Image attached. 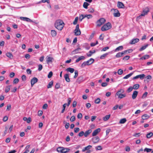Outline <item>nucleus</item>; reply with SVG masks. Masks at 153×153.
<instances>
[{
	"label": "nucleus",
	"mask_w": 153,
	"mask_h": 153,
	"mask_svg": "<svg viewBox=\"0 0 153 153\" xmlns=\"http://www.w3.org/2000/svg\"><path fill=\"white\" fill-rule=\"evenodd\" d=\"M65 24L63 21L60 19L57 20L55 23V27L58 30H61L63 28Z\"/></svg>",
	"instance_id": "nucleus-1"
},
{
	"label": "nucleus",
	"mask_w": 153,
	"mask_h": 153,
	"mask_svg": "<svg viewBox=\"0 0 153 153\" xmlns=\"http://www.w3.org/2000/svg\"><path fill=\"white\" fill-rule=\"evenodd\" d=\"M124 90L122 89H119L116 93L115 96H117L118 98L121 99L123 98L126 96V93H124Z\"/></svg>",
	"instance_id": "nucleus-2"
},
{
	"label": "nucleus",
	"mask_w": 153,
	"mask_h": 153,
	"mask_svg": "<svg viewBox=\"0 0 153 153\" xmlns=\"http://www.w3.org/2000/svg\"><path fill=\"white\" fill-rule=\"evenodd\" d=\"M111 27V24L110 22H108L102 27L101 30L102 31H105L110 29Z\"/></svg>",
	"instance_id": "nucleus-3"
},
{
	"label": "nucleus",
	"mask_w": 153,
	"mask_h": 153,
	"mask_svg": "<svg viewBox=\"0 0 153 153\" xmlns=\"http://www.w3.org/2000/svg\"><path fill=\"white\" fill-rule=\"evenodd\" d=\"M149 11V8L148 7H146L143 10L141 14L140 15L138 18L140 19L141 16H144L145 15H147Z\"/></svg>",
	"instance_id": "nucleus-4"
},
{
	"label": "nucleus",
	"mask_w": 153,
	"mask_h": 153,
	"mask_svg": "<svg viewBox=\"0 0 153 153\" xmlns=\"http://www.w3.org/2000/svg\"><path fill=\"white\" fill-rule=\"evenodd\" d=\"M105 22V19L104 18H101L98 20L97 22V25L98 27L100 26Z\"/></svg>",
	"instance_id": "nucleus-5"
},
{
	"label": "nucleus",
	"mask_w": 153,
	"mask_h": 153,
	"mask_svg": "<svg viewBox=\"0 0 153 153\" xmlns=\"http://www.w3.org/2000/svg\"><path fill=\"white\" fill-rule=\"evenodd\" d=\"M75 35L76 36L80 35L81 31L79 28V25H77L76 26V29L74 30Z\"/></svg>",
	"instance_id": "nucleus-6"
},
{
	"label": "nucleus",
	"mask_w": 153,
	"mask_h": 153,
	"mask_svg": "<svg viewBox=\"0 0 153 153\" xmlns=\"http://www.w3.org/2000/svg\"><path fill=\"white\" fill-rule=\"evenodd\" d=\"M46 62L48 64L51 63L54 60L53 58L48 56H46Z\"/></svg>",
	"instance_id": "nucleus-7"
},
{
	"label": "nucleus",
	"mask_w": 153,
	"mask_h": 153,
	"mask_svg": "<svg viewBox=\"0 0 153 153\" xmlns=\"http://www.w3.org/2000/svg\"><path fill=\"white\" fill-rule=\"evenodd\" d=\"M38 79L37 78L34 77L30 81L31 87H33V85L38 82Z\"/></svg>",
	"instance_id": "nucleus-8"
},
{
	"label": "nucleus",
	"mask_w": 153,
	"mask_h": 153,
	"mask_svg": "<svg viewBox=\"0 0 153 153\" xmlns=\"http://www.w3.org/2000/svg\"><path fill=\"white\" fill-rule=\"evenodd\" d=\"M127 51H125L122 52H119L117 53L116 55V57L117 58H119L122 56L124 54L127 53Z\"/></svg>",
	"instance_id": "nucleus-9"
},
{
	"label": "nucleus",
	"mask_w": 153,
	"mask_h": 153,
	"mask_svg": "<svg viewBox=\"0 0 153 153\" xmlns=\"http://www.w3.org/2000/svg\"><path fill=\"white\" fill-rule=\"evenodd\" d=\"M100 131L101 129L99 128L95 130L92 133V136L93 137L96 136L100 132Z\"/></svg>",
	"instance_id": "nucleus-10"
},
{
	"label": "nucleus",
	"mask_w": 153,
	"mask_h": 153,
	"mask_svg": "<svg viewBox=\"0 0 153 153\" xmlns=\"http://www.w3.org/2000/svg\"><path fill=\"white\" fill-rule=\"evenodd\" d=\"M92 140L94 143H97L100 140V138L98 136H96L93 137Z\"/></svg>",
	"instance_id": "nucleus-11"
},
{
	"label": "nucleus",
	"mask_w": 153,
	"mask_h": 153,
	"mask_svg": "<svg viewBox=\"0 0 153 153\" xmlns=\"http://www.w3.org/2000/svg\"><path fill=\"white\" fill-rule=\"evenodd\" d=\"M20 19L22 20L26 21L27 22H33V21L32 20H31L30 19L27 18V17H20Z\"/></svg>",
	"instance_id": "nucleus-12"
},
{
	"label": "nucleus",
	"mask_w": 153,
	"mask_h": 153,
	"mask_svg": "<svg viewBox=\"0 0 153 153\" xmlns=\"http://www.w3.org/2000/svg\"><path fill=\"white\" fill-rule=\"evenodd\" d=\"M139 41V39L138 38L134 39H132L129 43L133 45L138 42Z\"/></svg>",
	"instance_id": "nucleus-13"
},
{
	"label": "nucleus",
	"mask_w": 153,
	"mask_h": 153,
	"mask_svg": "<svg viewBox=\"0 0 153 153\" xmlns=\"http://www.w3.org/2000/svg\"><path fill=\"white\" fill-rule=\"evenodd\" d=\"M117 6L119 8H124L125 6L124 4L122 2L118 1L117 4Z\"/></svg>",
	"instance_id": "nucleus-14"
},
{
	"label": "nucleus",
	"mask_w": 153,
	"mask_h": 153,
	"mask_svg": "<svg viewBox=\"0 0 153 153\" xmlns=\"http://www.w3.org/2000/svg\"><path fill=\"white\" fill-rule=\"evenodd\" d=\"M64 150H65V148L61 147L57 148L56 149V151L57 152L61 153H63Z\"/></svg>",
	"instance_id": "nucleus-15"
},
{
	"label": "nucleus",
	"mask_w": 153,
	"mask_h": 153,
	"mask_svg": "<svg viewBox=\"0 0 153 153\" xmlns=\"http://www.w3.org/2000/svg\"><path fill=\"white\" fill-rule=\"evenodd\" d=\"M138 92L136 91H134L132 94V97L133 99H135L137 97Z\"/></svg>",
	"instance_id": "nucleus-16"
},
{
	"label": "nucleus",
	"mask_w": 153,
	"mask_h": 153,
	"mask_svg": "<svg viewBox=\"0 0 153 153\" xmlns=\"http://www.w3.org/2000/svg\"><path fill=\"white\" fill-rule=\"evenodd\" d=\"M92 132V130L91 129L88 130L84 133V136L87 137Z\"/></svg>",
	"instance_id": "nucleus-17"
},
{
	"label": "nucleus",
	"mask_w": 153,
	"mask_h": 153,
	"mask_svg": "<svg viewBox=\"0 0 153 153\" xmlns=\"http://www.w3.org/2000/svg\"><path fill=\"white\" fill-rule=\"evenodd\" d=\"M92 146L91 145H88L87 146L85 147L82 150V152H85V151H88L90 150Z\"/></svg>",
	"instance_id": "nucleus-18"
},
{
	"label": "nucleus",
	"mask_w": 153,
	"mask_h": 153,
	"mask_svg": "<svg viewBox=\"0 0 153 153\" xmlns=\"http://www.w3.org/2000/svg\"><path fill=\"white\" fill-rule=\"evenodd\" d=\"M85 59V57L83 56H81L79 57L78 59H77L76 60V62H78L80 60H84Z\"/></svg>",
	"instance_id": "nucleus-19"
},
{
	"label": "nucleus",
	"mask_w": 153,
	"mask_h": 153,
	"mask_svg": "<svg viewBox=\"0 0 153 153\" xmlns=\"http://www.w3.org/2000/svg\"><path fill=\"white\" fill-rule=\"evenodd\" d=\"M115 13H114V16L115 17H119L120 14L118 10L116 9L115 10Z\"/></svg>",
	"instance_id": "nucleus-20"
},
{
	"label": "nucleus",
	"mask_w": 153,
	"mask_h": 153,
	"mask_svg": "<svg viewBox=\"0 0 153 153\" xmlns=\"http://www.w3.org/2000/svg\"><path fill=\"white\" fill-rule=\"evenodd\" d=\"M149 56L148 55H144L143 56H142V57L140 58V60H145L146 59H149Z\"/></svg>",
	"instance_id": "nucleus-21"
},
{
	"label": "nucleus",
	"mask_w": 153,
	"mask_h": 153,
	"mask_svg": "<svg viewBox=\"0 0 153 153\" xmlns=\"http://www.w3.org/2000/svg\"><path fill=\"white\" fill-rule=\"evenodd\" d=\"M94 61V60L92 58L90 59L89 60L87 61V63L88 64V65H90L92 64Z\"/></svg>",
	"instance_id": "nucleus-22"
},
{
	"label": "nucleus",
	"mask_w": 153,
	"mask_h": 153,
	"mask_svg": "<svg viewBox=\"0 0 153 153\" xmlns=\"http://www.w3.org/2000/svg\"><path fill=\"white\" fill-rule=\"evenodd\" d=\"M64 78L65 80L68 82H69L70 81V79L69 78V76L68 74H65L64 75Z\"/></svg>",
	"instance_id": "nucleus-23"
},
{
	"label": "nucleus",
	"mask_w": 153,
	"mask_h": 153,
	"mask_svg": "<svg viewBox=\"0 0 153 153\" xmlns=\"http://www.w3.org/2000/svg\"><path fill=\"white\" fill-rule=\"evenodd\" d=\"M80 50V48H78L74 51H73L72 52V54H75L77 53H80V52L79 51V50Z\"/></svg>",
	"instance_id": "nucleus-24"
},
{
	"label": "nucleus",
	"mask_w": 153,
	"mask_h": 153,
	"mask_svg": "<svg viewBox=\"0 0 153 153\" xmlns=\"http://www.w3.org/2000/svg\"><path fill=\"white\" fill-rule=\"evenodd\" d=\"M150 116L147 114H145L143 115L142 116V118L143 120H147L149 118Z\"/></svg>",
	"instance_id": "nucleus-25"
},
{
	"label": "nucleus",
	"mask_w": 153,
	"mask_h": 153,
	"mask_svg": "<svg viewBox=\"0 0 153 153\" xmlns=\"http://www.w3.org/2000/svg\"><path fill=\"white\" fill-rule=\"evenodd\" d=\"M95 52V51L94 50L92 51H90L89 53H87L86 55L88 57L91 56L93 53H94Z\"/></svg>",
	"instance_id": "nucleus-26"
},
{
	"label": "nucleus",
	"mask_w": 153,
	"mask_h": 153,
	"mask_svg": "<svg viewBox=\"0 0 153 153\" xmlns=\"http://www.w3.org/2000/svg\"><path fill=\"white\" fill-rule=\"evenodd\" d=\"M6 56L11 59H12L13 58V56L12 54L10 52H7L6 53Z\"/></svg>",
	"instance_id": "nucleus-27"
},
{
	"label": "nucleus",
	"mask_w": 153,
	"mask_h": 153,
	"mask_svg": "<svg viewBox=\"0 0 153 153\" xmlns=\"http://www.w3.org/2000/svg\"><path fill=\"white\" fill-rule=\"evenodd\" d=\"M133 72H132L126 75V76H124V77H123V79H128V78H129V77H130V76H132V75L133 74Z\"/></svg>",
	"instance_id": "nucleus-28"
},
{
	"label": "nucleus",
	"mask_w": 153,
	"mask_h": 153,
	"mask_svg": "<svg viewBox=\"0 0 153 153\" xmlns=\"http://www.w3.org/2000/svg\"><path fill=\"white\" fill-rule=\"evenodd\" d=\"M66 71L70 72L71 73H73L74 71V68H68L66 69Z\"/></svg>",
	"instance_id": "nucleus-29"
},
{
	"label": "nucleus",
	"mask_w": 153,
	"mask_h": 153,
	"mask_svg": "<svg viewBox=\"0 0 153 153\" xmlns=\"http://www.w3.org/2000/svg\"><path fill=\"white\" fill-rule=\"evenodd\" d=\"M83 79V77L82 76H80L78 78L77 80V82L79 83H80L82 81Z\"/></svg>",
	"instance_id": "nucleus-30"
},
{
	"label": "nucleus",
	"mask_w": 153,
	"mask_h": 153,
	"mask_svg": "<svg viewBox=\"0 0 153 153\" xmlns=\"http://www.w3.org/2000/svg\"><path fill=\"white\" fill-rule=\"evenodd\" d=\"M51 33L53 37H55L56 35V32L55 30H51Z\"/></svg>",
	"instance_id": "nucleus-31"
},
{
	"label": "nucleus",
	"mask_w": 153,
	"mask_h": 153,
	"mask_svg": "<svg viewBox=\"0 0 153 153\" xmlns=\"http://www.w3.org/2000/svg\"><path fill=\"white\" fill-rule=\"evenodd\" d=\"M30 147V145H28L26 146L25 147V152H24V153H27L29 152V149Z\"/></svg>",
	"instance_id": "nucleus-32"
},
{
	"label": "nucleus",
	"mask_w": 153,
	"mask_h": 153,
	"mask_svg": "<svg viewBox=\"0 0 153 153\" xmlns=\"http://www.w3.org/2000/svg\"><path fill=\"white\" fill-rule=\"evenodd\" d=\"M11 85H9L7 86L5 89V92L6 93H7L10 90V88Z\"/></svg>",
	"instance_id": "nucleus-33"
},
{
	"label": "nucleus",
	"mask_w": 153,
	"mask_h": 153,
	"mask_svg": "<svg viewBox=\"0 0 153 153\" xmlns=\"http://www.w3.org/2000/svg\"><path fill=\"white\" fill-rule=\"evenodd\" d=\"M123 47L122 46H120L117 47L115 49V51H117L120 50H123Z\"/></svg>",
	"instance_id": "nucleus-34"
},
{
	"label": "nucleus",
	"mask_w": 153,
	"mask_h": 153,
	"mask_svg": "<svg viewBox=\"0 0 153 153\" xmlns=\"http://www.w3.org/2000/svg\"><path fill=\"white\" fill-rule=\"evenodd\" d=\"M148 45V44H146L143 46L140 49L139 51H141L145 50L147 47Z\"/></svg>",
	"instance_id": "nucleus-35"
},
{
	"label": "nucleus",
	"mask_w": 153,
	"mask_h": 153,
	"mask_svg": "<svg viewBox=\"0 0 153 153\" xmlns=\"http://www.w3.org/2000/svg\"><path fill=\"white\" fill-rule=\"evenodd\" d=\"M108 55V53H105V54H103V55H102L100 57V58L101 59H104L106 56L107 55Z\"/></svg>",
	"instance_id": "nucleus-36"
},
{
	"label": "nucleus",
	"mask_w": 153,
	"mask_h": 153,
	"mask_svg": "<svg viewBox=\"0 0 153 153\" xmlns=\"http://www.w3.org/2000/svg\"><path fill=\"white\" fill-rule=\"evenodd\" d=\"M126 121V118H123L120 120L119 123L120 124H123Z\"/></svg>",
	"instance_id": "nucleus-37"
},
{
	"label": "nucleus",
	"mask_w": 153,
	"mask_h": 153,
	"mask_svg": "<svg viewBox=\"0 0 153 153\" xmlns=\"http://www.w3.org/2000/svg\"><path fill=\"white\" fill-rule=\"evenodd\" d=\"M110 117V115H107L103 118V119L104 121H106L108 120Z\"/></svg>",
	"instance_id": "nucleus-38"
},
{
	"label": "nucleus",
	"mask_w": 153,
	"mask_h": 153,
	"mask_svg": "<svg viewBox=\"0 0 153 153\" xmlns=\"http://www.w3.org/2000/svg\"><path fill=\"white\" fill-rule=\"evenodd\" d=\"M140 87V85L138 84H136L134 85L133 86V88L134 89L136 90L138 89Z\"/></svg>",
	"instance_id": "nucleus-39"
},
{
	"label": "nucleus",
	"mask_w": 153,
	"mask_h": 153,
	"mask_svg": "<svg viewBox=\"0 0 153 153\" xmlns=\"http://www.w3.org/2000/svg\"><path fill=\"white\" fill-rule=\"evenodd\" d=\"M53 81H51L47 85V88H51L52 86L53 85Z\"/></svg>",
	"instance_id": "nucleus-40"
},
{
	"label": "nucleus",
	"mask_w": 153,
	"mask_h": 153,
	"mask_svg": "<svg viewBox=\"0 0 153 153\" xmlns=\"http://www.w3.org/2000/svg\"><path fill=\"white\" fill-rule=\"evenodd\" d=\"M153 135V133L152 132H150L147 134L146 135L147 138H150Z\"/></svg>",
	"instance_id": "nucleus-41"
},
{
	"label": "nucleus",
	"mask_w": 153,
	"mask_h": 153,
	"mask_svg": "<svg viewBox=\"0 0 153 153\" xmlns=\"http://www.w3.org/2000/svg\"><path fill=\"white\" fill-rule=\"evenodd\" d=\"M89 5V4L86 2H84L83 4V7L87 9L88 8V6Z\"/></svg>",
	"instance_id": "nucleus-42"
},
{
	"label": "nucleus",
	"mask_w": 153,
	"mask_h": 153,
	"mask_svg": "<svg viewBox=\"0 0 153 153\" xmlns=\"http://www.w3.org/2000/svg\"><path fill=\"white\" fill-rule=\"evenodd\" d=\"M85 18V15L81 14L79 16V19L81 21L82 20Z\"/></svg>",
	"instance_id": "nucleus-43"
},
{
	"label": "nucleus",
	"mask_w": 153,
	"mask_h": 153,
	"mask_svg": "<svg viewBox=\"0 0 153 153\" xmlns=\"http://www.w3.org/2000/svg\"><path fill=\"white\" fill-rule=\"evenodd\" d=\"M139 78L141 79H143L145 77V75L144 74H142L138 75Z\"/></svg>",
	"instance_id": "nucleus-44"
},
{
	"label": "nucleus",
	"mask_w": 153,
	"mask_h": 153,
	"mask_svg": "<svg viewBox=\"0 0 153 153\" xmlns=\"http://www.w3.org/2000/svg\"><path fill=\"white\" fill-rule=\"evenodd\" d=\"M152 151V149H149L147 148H146L144 149V152H151Z\"/></svg>",
	"instance_id": "nucleus-45"
},
{
	"label": "nucleus",
	"mask_w": 153,
	"mask_h": 153,
	"mask_svg": "<svg viewBox=\"0 0 153 153\" xmlns=\"http://www.w3.org/2000/svg\"><path fill=\"white\" fill-rule=\"evenodd\" d=\"M123 73V70L121 69H119L117 71L118 74L120 75L122 74Z\"/></svg>",
	"instance_id": "nucleus-46"
},
{
	"label": "nucleus",
	"mask_w": 153,
	"mask_h": 153,
	"mask_svg": "<svg viewBox=\"0 0 153 153\" xmlns=\"http://www.w3.org/2000/svg\"><path fill=\"white\" fill-rule=\"evenodd\" d=\"M19 81V79L17 78H15L13 81V83L16 84Z\"/></svg>",
	"instance_id": "nucleus-47"
},
{
	"label": "nucleus",
	"mask_w": 153,
	"mask_h": 153,
	"mask_svg": "<svg viewBox=\"0 0 153 153\" xmlns=\"http://www.w3.org/2000/svg\"><path fill=\"white\" fill-rule=\"evenodd\" d=\"M87 65H88V64L87 63V62H84L82 64L81 67L82 68H84Z\"/></svg>",
	"instance_id": "nucleus-48"
},
{
	"label": "nucleus",
	"mask_w": 153,
	"mask_h": 153,
	"mask_svg": "<svg viewBox=\"0 0 153 153\" xmlns=\"http://www.w3.org/2000/svg\"><path fill=\"white\" fill-rule=\"evenodd\" d=\"M87 18L88 19H91L92 17V16L91 14L85 15V18Z\"/></svg>",
	"instance_id": "nucleus-49"
},
{
	"label": "nucleus",
	"mask_w": 153,
	"mask_h": 153,
	"mask_svg": "<svg viewBox=\"0 0 153 153\" xmlns=\"http://www.w3.org/2000/svg\"><path fill=\"white\" fill-rule=\"evenodd\" d=\"M100 101V99L99 98H97V99H96L94 102L96 104H99Z\"/></svg>",
	"instance_id": "nucleus-50"
},
{
	"label": "nucleus",
	"mask_w": 153,
	"mask_h": 153,
	"mask_svg": "<svg viewBox=\"0 0 153 153\" xmlns=\"http://www.w3.org/2000/svg\"><path fill=\"white\" fill-rule=\"evenodd\" d=\"M78 17H77L75 18V20L73 22V24L74 25H76L77 22L78 20Z\"/></svg>",
	"instance_id": "nucleus-51"
},
{
	"label": "nucleus",
	"mask_w": 153,
	"mask_h": 153,
	"mask_svg": "<svg viewBox=\"0 0 153 153\" xmlns=\"http://www.w3.org/2000/svg\"><path fill=\"white\" fill-rule=\"evenodd\" d=\"M133 89V87H132L131 86H130L128 89L127 90V91L128 93H129Z\"/></svg>",
	"instance_id": "nucleus-52"
},
{
	"label": "nucleus",
	"mask_w": 153,
	"mask_h": 153,
	"mask_svg": "<svg viewBox=\"0 0 153 153\" xmlns=\"http://www.w3.org/2000/svg\"><path fill=\"white\" fill-rule=\"evenodd\" d=\"M83 135H84V133L83 131L80 132L78 134V135L79 137H82Z\"/></svg>",
	"instance_id": "nucleus-53"
},
{
	"label": "nucleus",
	"mask_w": 153,
	"mask_h": 153,
	"mask_svg": "<svg viewBox=\"0 0 153 153\" xmlns=\"http://www.w3.org/2000/svg\"><path fill=\"white\" fill-rule=\"evenodd\" d=\"M71 102V98H69L68 99V104H67V105L69 106L70 105Z\"/></svg>",
	"instance_id": "nucleus-54"
},
{
	"label": "nucleus",
	"mask_w": 153,
	"mask_h": 153,
	"mask_svg": "<svg viewBox=\"0 0 153 153\" xmlns=\"http://www.w3.org/2000/svg\"><path fill=\"white\" fill-rule=\"evenodd\" d=\"M65 150L63 151L64 153H67L70 150V149L69 148H65Z\"/></svg>",
	"instance_id": "nucleus-55"
},
{
	"label": "nucleus",
	"mask_w": 153,
	"mask_h": 153,
	"mask_svg": "<svg viewBox=\"0 0 153 153\" xmlns=\"http://www.w3.org/2000/svg\"><path fill=\"white\" fill-rule=\"evenodd\" d=\"M53 75V73L52 71H50L48 74V77L49 78H51Z\"/></svg>",
	"instance_id": "nucleus-56"
},
{
	"label": "nucleus",
	"mask_w": 153,
	"mask_h": 153,
	"mask_svg": "<svg viewBox=\"0 0 153 153\" xmlns=\"http://www.w3.org/2000/svg\"><path fill=\"white\" fill-rule=\"evenodd\" d=\"M42 66L41 64H39L38 65V70L39 71H41L42 69Z\"/></svg>",
	"instance_id": "nucleus-57"
},
{
	"label": "nucleus",
	"mask_w": 153,
	"mask_h": 153,
	"mask_svg": "<svg viewBox=\"0 0 153 153\" xmlns=\"http://www.w3.org/2000/svg\"><path fill=\"white\" fill-rule=\"evenodd\" d=\"M74 73H75V75L74 76V78H76V77L78 75V71H76V70L75 71Z\"/></svg>",
	"instance_id": "nucleus-58"
},
{
	"label": "nucleus",
	"mask_w": 153,
	"mask_h": 153,
	"mask_svg": "<svg viewBox=\"0 0 153 153\" xmlns=\"http://www.w3.org/2000/svg\"><path fill=\"white\" fill-rule=\"evenodd\" d=\"M88 11L89 13H93L94 12V10L93 8H91L88 10Z\"/></svg>",
	"instance_id": "nucleus-59"
},
{
	"label": "nucleus",
	"mask_w": 153,
	"mask_h": 153,
	"mask_svg": "<svg viewBox=\"0 0 153 153\" xmlns=\"http://www.w3.org/2000/svg\"><path fill=\"white\" fill-rule=\"evenodd\" d=\"M26 72L27 74H31V71L30 69H28L26 70Z\"/></svg>",
	"instance_id": "nucleus-60"
},
{
	"label": "nucleus",
	"mask_w": 153,
	"mask_h": 153,
	"mask_svg": "<svg viewBox=\"0 0 153 153\" xmlns=\"http://www.w3.org/2000/svg\"><path fill=\"white\" fill-rule=\"evenodd\" d=\"M96 149L97 150H101L102 149V148L101 146H99L96 147Z\"/></svg>",
	"instance_id": "nucleus-61"
},
{
	"label": "nucleus",
	"mask_w": 153,
	"mask_h": 153,
	"mask_svg": "<svg viewBox=\"0 0 153 153\" xmlns=\"http://www.w3.org/2000/svg\"><path fill=\"white\" fill-rule=\"evenodd\" d=\"M140 135V133H135L133 135V136L135 137H138Z\"/></svg>",
	"instance_id": "nucleus-62"
},
{
	"label": "nucleus",
	"mask_w": 153,
	"mask_h": 153,
	"mask_svg": "<svg viewBox=\"0 0 153 153\" xmlns=\"http://www.w3.org/2000/svg\"><path fill=\"white\" fill-rule=\"evenodd\" d=\"M130 58V56H124L123 58V60H127L129 59Z\"/></svg>",
	"instance_id": "nucleus-63"
},
{
	"label": "nucleus",
	"mask_w": 153,
	"mask_h": 153,
	"mask_svg": "<svg viewBox=\"0 0 153 153\" xmlns=\"http://www.w3.org/2000/svg\"><path fill=\"white\" fill-rule=\"evenodd\" d=\"M15 76V73L14 72H11L9 75V76L11 78Z\"/></svg>",
	"instance_id": "nucleus-64"
}]
</instances>
